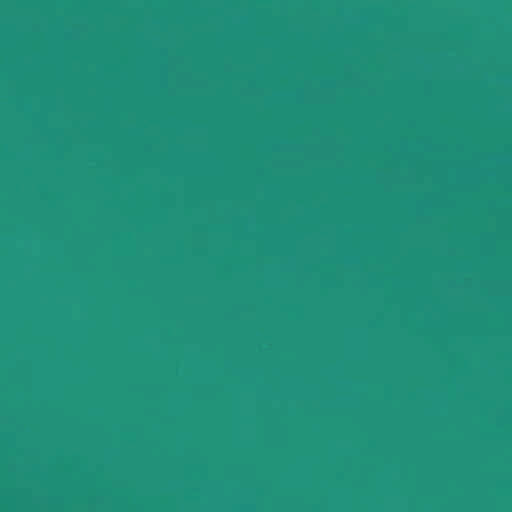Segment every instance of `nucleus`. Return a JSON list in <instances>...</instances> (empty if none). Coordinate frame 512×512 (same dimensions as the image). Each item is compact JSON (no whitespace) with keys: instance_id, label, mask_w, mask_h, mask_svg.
I'll return each mask as SVG.
<instances>
[{"instance_id":"f257e3e1","label":"nucleus","mask_w":512,"mask_h":512,"mask_svg":"<svg viewBox=\"0 0 512 512\" xmlns=\"http://www.w3.org/2000/svg\"><path fill=\"white\" fill-rule=\"evenodd\" d=\"M471 512H480V251H471Z\"/></svg>"},{"instance_id":"f03ea898","label":"nucleus","mask_w":512,"mask_h":512,"mask_svg":"<svg viewBox=\"0 0 512 512\" xmlns=\"http://www.w3.org/2000/svg\"><path fill=\"white\" fill-rule=\"evenodd\" d=\"M495 452H511L512 453V450H483L482 449V466L484 465V460L487 458V456L490 453H495Z\"/></svg>"},{"instance_id":"7ed1b4c3","label":"nucleus","mask_w":512,"mask_h":512,"mask_svg":"<svg viewBox=\"0 0 512 512\" xmlns=\"http://www.w3.org/2000/svg\"><path fill=\"white\" fill-rule=\"evenodd\" d=\"M481 25H482V26L484 25V22H483V21L481 22Z\"/></svg>"},{"instance_id":"20e7f679","label":"nucleus","mask_w":512,"mask_h":512,"mask_svg":"<svg viewBox=\"0 0 512 512\" xmlns=\"http://www.w3.org/2000/svg\"><path fill=\"white\" fill-rule=\"evenodd\" d=\"M481 45H482V46L484 45V42H483V41L481 42Z\"/></svg>"},{"instance_id":"39448f33","label":"nucleus","mask_w":512,"mask_h":512,"mask_svg":"<svg viewBox=\"0 0 512 512\" xmlns=\"http://www.w3.org/2000/svg\"><path fill=\"white\" fill-rule=\"evenodd\" d=\"M481 85H482V86L484 85V82H483V81L481 82Z\"/></svg>"},{"instance_id":"423d86ee","label":"nucleus","mask_w":512,"mask_h":512,"mask_svg":"<svg viewBox=\"0 0 512 512\" xmlns=\"http://www.w3.org/2000/svg\"><path fill=\"white\" fill-rule=\"evenodd\" d=\"M481 316H482V317L484 316V313H483V312L481 313Z\"/></svg>"},{"instance_id":"0eeeda50","label":"nucleus","mask_w":512,"mask_h":512,"mask_svg":"<svg viewBox=\"0 0 512 512\" xmlns=\"http://www.w3.org/2000/svg\"><path fill=\"white\" fill-rule=\"evenodd\" d=\"M481 377H482V378L484 377V374H483V373L481 374Z\"/></svg>"},{"instance_id":"6e6552de","label":"nucleus","mask_w":512,"mask_h":512,"mask_svg":"<svg viewBox=\"0 0 512 512\" xmlns=\"http://www.w3.org/2000/svg\"><path fill=\"white\" fill-rule=\"evenodd\" d=\"M481 404H482V405L484 404V401H483V400L481 401Z\"/></svg>"}]
</instances>
